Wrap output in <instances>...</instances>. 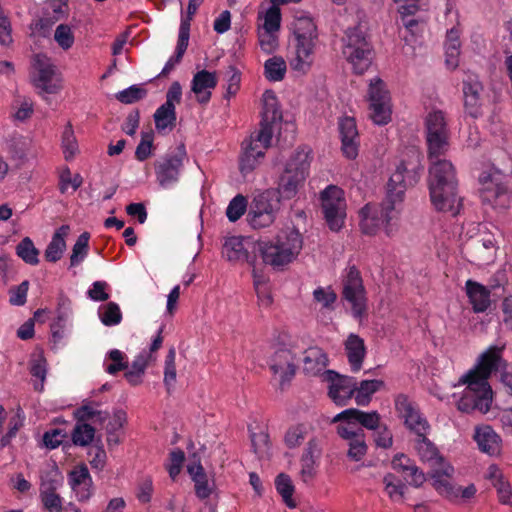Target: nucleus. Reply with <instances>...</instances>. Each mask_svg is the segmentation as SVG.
I'll use <instances>...</instances> for the list:
<instances>
[{
	"instance_id": "423d86ee",
	"label": "nucleus",
	"mask_w": 512,
	"mask_h": 512,
	"mask_svg": "<svg viewBox=\"0 0 512 512\" xmlns=\"http://www.w3.org/2000/svg\"><path fill=\"white\" fill-rule=\"evenodd\" d=\"M309 155L304 150L296 151L287 162L280 176L277 195L285 199L293 198L303 185L310 168Z\"/></svg>"
},
{
	"instance_id": "39448f33",
	"label": "nucleus",
	"mask_w": 512,
	"mask_h": 512,
	"mask_svg": "<svg viewBox=\"0 0 512 512\" xmlns=\"http://www.w3.org/2000/svg\"><path fill=\"white\" fill-rule=\"evenodd\" d=\"M294 35L296 39V55L291 60V68L306 73L312 63V54L317 39V28L312 18L300 16L294 22Z\"/></svg>"
},
{
	"instance_id": "c756f323",
	"label": "nucleus",
	"mask_w": 512,
	"mask_h": 512,
	"mask_svg": "<svg viewBox=\"0 0 512 512\" xmlns=\"http://www.w3.org/2000/svg\"><path fill=\"white\" fill-rule=\"evenodd\" d=\"M327 356L319 347H310L304 352L303 370L305 374L316 376L327 366Z\"/></svg>"
},
{
	"instance_id": "f8f14e48",
	"label": "nucleus",
	"mask_w": 512,
	"mask_h": 512,
	"mask_svg": "<svg viewBox=\"0 0 512 512\" xmlns=\"http://www.w3.org/2000/svg\"><path fill=\"white\" fill-rule=\"evenodd\" d=\"M321 205L325 221L332 231H339L346 216L343 191L337 186L330 185L321 192Z\"/></svg>"
},
{
	"instance_id": "9b49d317",
	"label": "nucleus",
	"mask_w": 512,
	"mask_h": 512,
	"mask_svg": "<svg viewBox=\"0 0 512 512\" xmlns=\"http://www.w3.org/2000/svg\"><path fill=\"white\" fill-rule=\"evenodd\" d=\"M503 363L505 362L501 357V349L491 346L479 356L475 367L461 378V382L472 386L486 387L489 385L488 379L492 372L501 370Z\"/></svg>"
},
{
	"instance_id": "2eb2a0df",
	"label": "nucleus",
	"mask_w": 512,
	"mask_h": 512,
	"mask_svg": "<svg viewBox=\"0 0 512 512\" xmlns=\"http://www.w3.org/2000/svg\"><path fill=\"white\" fill-rule=\"evenodd\" d=\"M33 82L36 88L47 94H55L60 88L56 68L51 59L44 54H36L32 60Z\"/></svg>"
},
{
	"instance_id": "c9c22d12",
	"label": "nucleus",
	"mask_w": 512,
	"mask_h": 512,
	"mask_svg": "<svg viewBox=\"0 0 512 512\" xmlns=\"http://www.w3.org/2000/svg\"><path fill=\"white\" fill-rule=\"evenodd\" d=\"M287 66L285 60L280 56H273L264 63V75L266 79L272 82H278L284 79Z\"/></svg>"
},
{
	"instance_id": "3c124183",
	"label": "nucleus",
	"mask_w": 512,
	"mask_h": 512,
	"mask_svg": "<svg viewBox=\"0 0 512 512\" xmlns=\"http://www.w3.org/2000/svg\"><path fill=\"white\" fill-rule=\"evenodd\" d=\"M404 425L410 431L414 432L416 436L422 433H427L430 429L427 419L420 413L419 408L411 414V417L404 420Z\"/></svg>"
},
{
	"instance_id": "de8ad7c7",
	"label": "nucleus",
	"mask_w": 512,
	"mask_h": 512,
	"mask_svg": "<svg viewBox=\"0 0 512 512\" xmlns=\"http://www.w3.org/2000/svg\"><path fill=\"white\" fill-rule=\"evenodd\" d=\"M154 141L153 131L142 132L140 143L136 147L135 158L143 162L152 155Z\"/></svg>"
},
{
	"instance_id": "c03bdc74",
	"label": "nucleus",
	"mask_w": 512,
	"mask_h": 512,
	"mask_svg": "<svg viewBox=\"0 0 512 512\" xmlns=\"http://www.w3.org/2000/svg\"><path fill=\"white\" fill-rule=\"evenodd\" d=\"M383 483L385 491L389 498L394 502H399L404 496L405 485L398 480L395 475L389 473L384 476Z\"/></svg>"
},
{
	"instance_id": "7c9ffc66",
	"label": "nucleus",
	"mask_w": 512,
	"mask_h": 512,
	"mask_svg": "<svg viewBox=\"0 0 512 512\" xmlns=\"http://www.w3.org/2000/svg\"><path fill=\"white\" fill-rule=\"evenodd\" d=\"M460 49V30L457 27H452L447 31L445 41V63L451 70L456 69L459 65Z\"/></svg>"
},
{
	"instance_id": "412c9836",
	"label": "nucleus",
	"mask_w": 512,
	"mask_h": 512,
	"mask_svg": "<svg viewBox=\"0 0 512 512\" xmlns=\"http://www.w3.org/2000/svg\"><path fill=\"white\" fill-rule=\"evenodd\" d=\"M500 283H494L491 284V287L488 288L485 285L472 280L468 279L465 282V292L466 296L468 297L469 303L472 306V310L474 313H484L486 312L491 304V292L492 290L500 287Z\"/></svg>"
},
{
	"instance_id": "69168bd1",
	"label": "nucleus",
	"mask_w": 512,
	"mask_h": 512,
	"mask_svg": "<svg viewBox=\"0 0 512 512\" xmlns=\"http://www.w3.org/2000/svg\"><path fill=\"white\" fill-rule=\"evenodd\" d=\"M315 301L322 304L324 308H331L337 299L336 293L331 288L318 287L313 292Z\"/></svg>"
},
{
	"instance_id": "052dcab7",
	"label": "nucleus",
	"mask_w": 512,
	"mask_h": 512,
	"mask_svg": "<svg viewBox=\"0 0 512 512\" xmlns=\"http://www.w3.org/2000/svg\"><path fill=\"white\" fill-rule=\"evenodd\" d=\"M54 39L64 50L70 49L74 44V35L71 28L66 24H60L57 26L54 33Z\"/></svg>"
},
{
	"instance_id": "f257e3e1",
	"label": "nucleus",
	"mask_w": 512,
	"mask_h": 512,
	"mask_svg": "<svg viewBox=\"0 0 512 512\" xmlns=\"http://www.w3.org/2000/svg\"><path fill=\"white\" fill-rule=\"evenodd\" d=\"M423 171L421 156L412 151L407 159H403L387 183V195L381 207L366 204L359 211V226L363 234L375 235L381 226L388 237L398 230V219L402 211L405 191L419 181Z\"/></svg>"
},
{
	"instance_id": "393cba45",
	"label": "nucleus",
	"mask_w": 512,
	"mask_h": 512,
	"mask_svg": "<svg viewBox=\"0 0 512 512\" xmlns=\"http://www.w3.org/2000/svg\"><path fill=\"white\" fill-rule=\"evenodd\" d=\"M344 348L351 371L359 372L366 357L364 340L359 335L350 333L344 342Z\"/></svg>"
},
{
	"instance_id": "774afa93",
	"label": "nucleus",
	"mask_w": 512,
	"mask_h": 512,
	"mask_svg": "<svg viewBox=\"0 0 512 512\" xmlns=\"http://www.w3.org/2000/svg\"><path fill=\"white\" fill-rule=\"evenodd\" d=\"M494 487L497 490L499 501L502 504L512 506V491L510 484L504 478H497L494 482Z\"/></svg>"
},
{
	"instance_id": "72a5a7b5",
	"label": "nucleus",
	"mask_w": 512,
	"mask_h": 512,
	"mask_svg": "<svg viewBox=\"0 0 512 512\" xmlns=\"http://www.w3.org/2000/svg\"><path fill=\"white\" fill-rule=\"evenodd\" d=\"M385 385L383 380H362L359 385L356 384L354 393L355 401L360 406H366L370 403L371 397Z\"/></svg>"
},
{
	"instance_id": "4c0bfd02",
	"label": "nucleus",
	"mask_w": 512,
	"mask_h": 512,
	"mask_svg": "<svg viewBox=\"0 0 512 512\" xmlns=\"http://www.w3.org/2000/svg\"><path fill=\"white\" fill-rule=\"evenodd\" d=\"M16 254L25 263L37 265L39 263V250L29 237L23 238L16 246Z\"/></svg>"
},
{
	"instance_id": "2f4dec72",
	"label": "nucleus",
	"mask_w": 512,
	"mask_h": 512,
	"mask_svg": "<svg viewBox=\"0 0 512 512\" xmlns=\"http://www.w3.org/2000/svg\"><path fill=\"white\" fill-rule=\"evenodd\" d=\"M187 470L194 482L196 496L201 500L209 498L214 490V482L209 483L203 466L200 463L196 466L190 465Z\"/></svg>"
},
{
	"instance_id": "603ef678",
	"label": "nucleus",
	"mask_w": 512,
	"mask_h": 512,
	"mask_svg": "<svg viewBox=\"0 0 512 512\" xmlns=\"http://www.w3.org/2000/svg\"><path fill=\"white\" fill-rule=\"evenodd\" d=\"M247 209V200L246 198L238 194L236 195L228 204L226 209V216L231 222H235L241 218V216L245 213Z\"/></svg>"
},
{
	"instance_id": "c85d7f7f",
	"label": "nucleus",
	"mask_w": 512,
	"mask_h": 512,
	"mask_svg": "<svg viewBox=\"0 0 512 512\" xmlns=\"http://www.w3.org/2000/svg\"><path fill=\"white\" fill-rule=\"evenodd\" d=\"M495 238L492 235H486L481 240H477L472 247V263L485 265L493 262L495 257Z\"/></svg>"
},
{
	"instance_id": "a878e982",
	"label": "nucleus",
	"mask_w": 512,
	"mask_h": 512,
	"mask_svg": "<svg viewBox=\"0 0 512 512\" xmlns=\"http://www.w3.org/2000/svg\"><path fill=\"white\" fill-rule=\"evenodd\" d=\"M453 468L448 466L442 470H435L432 474V486L442 496L454 500L459 498L460 487L454 486L450 481Z\"/></svg>"
},
{
	"instance_id": "aec40b11",
	"label": "nucleus",
	"mask_w": 512,
	"mask_h": 512,
	"mask_svg": "<svg viewBox=\"0 0 512 512\" xmlns=\"http://www.w3.org/2000/svg\"><path fill=\"white\" fill-rule=\"evenodd\" d=\"M338 129L343 155L347 159H355L360 147V136L355 119L349 116L341 118L338 122Z\"/></svg>"
},
{
	"instance_id": "5fc2aeb1",
	"label": "nucleus",
	"mask_w": 512,
	"mask_h": 512,
	"mask_svg": "<svg viewBox=\"0 0 512 512\" xmlns=\"http://www.w3.org/2000/svg\"><path fill=\"white\" fill-rule=\"evenodd\" d=\"M400 24L404 27L407 35H403V39L410 44L414 37L422 32L423 21L419 17L400 19Z\"/></svg>"
},
{
	"instance_id": "1a4fd4ad",
	"label": "nucleus",
	"mask_w": 512,
	"mask_h": 512,
	"mask_svg": "<svg viewBox=\"0 0 512 512\" xmlns=\"http://www.w3.org/2000/svg\"><path fill=\"white\" fill-rule=\"evenodd\" d=\"M280 209V199L275 190H265L254 196L247 214V221L254 229L270 226Z\"/></svg>"
},
{
	"instance_id": "79ce46f5",
	"label": "nucleus",
	"mask_w": 512,
	"mask_h": 512,
	"mask_svg": "<svg viewBox=\"0 0 512 512\" xmlns=\"http://www.w3.org/2000/svg\"><path fill=\"white\" fill-rule=\"evenodd\" d=\"M95 436V428L88 423H76L72 432V441L77 446L89 445Z\"/></svg>"
},
{
	"instance_id": "f03ea898",
	"label": "nucleus",
	"mask_w": 512,
	"mask_h": 512,
	"mask_svg": "<svg viewBox=\"0 0 512 512\" xmlns=\"http://www.w3.org/2000/svg\"><path fill=\"white\" fill-rule=\"evenodd\" d=\"M282 118L274 91L266 90L263 94V111L259 130L242 142V153L239 157V169L242 175L252 172L264 158L274 133V124Z\"/></svg>"
},
{
	"instance_id": "f704fd0d",
	"label": "nucleus",
	"mask_w": 512,
	"mask_h": 512,
	"mask_svg": "<svg viewBox=\"0 0 512 512\" xmlns=\"http://www.w3.org/2000/svg\"><path fill=\"white\" fill-rule=\"evenodd\" d=\"M155 127L158 132L172 131L176 126V108L162 104L154 113Z\"/></svg>"
},
{
	"instance_id": "0eeeda50",
	"label": "nucleus",
	"mask_w": 512,
	"mask_h": 512,
	"mask_svg": "<svg viewBox=\"0 0 512 512\" xmlns=\"http://www.w3.org/2000/svg\"><path fill=\"white\" fill-rule=\"evenodd\" d=\"M343 55L356 74H363L372 62V46L360 26L350 28L343 39Z\"/></svg>"
},
{
	"instance_id": "bb28decb",
	"label": "nucleus",
	"mask_w": 512,
	"mask_h": 512,
	"mask_svg": "<svg viewBox=\"0 0 512 512\" xmlns=\"http://www.w3.org/2000/svg\"><path fill=\"white\" fill-rule=\"evenodd\" d=\"M70 232L69 225L60 226L53 234L51 241L47 245L44 257L47 262L56 263L66 251V237Z\"/></svg>"
},
{
	"instance_id": "6ab92c4d",
	"label": "nucleus",
	"mask_w": 512,
	"mask_h": 512,
	"mask_svg": "<svg viewBox=\"0 0 512 512\" xmlns=\"http://www.w3.org/2000/svg\"><path fill=\"white\" fill-rule=\"evenodd\" d=\"M63 485V477L59 474L48 475L42 479L39 487L41 503L48 512H62L63 498L57 490Z\"/></svg>"
},
{
	"instance_id": "338daca9",
	"label": "nucleus",
	"mask_w": 512,
	"mask_h": 512,
	"mask_svg": "<svg viewBox=\"0 0 512 512\" xmlns=\"http://www.w3.org/2000/svg\"><path fill=\"white\" fill-rule=\"evenodd\" d=\"M56 22L57 21H54V19L50 16L43 14L39 20L31 25L32 32L41 37H48L50 35L52 26Z\"/></svg>"
},
{
	"instance_id": "5701e85b",
	"label": "nucleus",
	"mask_w": 512,
	"mask_h": 512,
	"mask_svg": "<svg viewBox=\"0 0 512 512\" xmlns=\"http://www.w3.org/2000/svg\"><path fill=\"white\" fill-rule=\"evenodd\" d=\"M380 414L377 411L364 412L356 408H349L338 413L332 420L333 423L348 421L360 424L368 430H376L380 427Z\"/></svg>"
},
{
	"instance_id": "473e14b6",
	"label": "nucleus",
	"mask_w": 512,
	"mask_h": 512,
	"mask_svg": "<svg viewBox=\"0 0 512 512\" xmlns=\"http://www.w3.org/2000/svg\"><path fill=\"white\" fill-rule=\"evenodd\" d=\"M415 449L420 459L424 462L438 464L443 461L437 447L426 437V433L416 436Z\"/></svg>"
},
{
	"instance_id": "58836bf2",
	"label": "nucleus",
	"mask_w": 512,
	"mask_h": 512,
	"mask_svg": "<svg viewBox=\"0 0 512 512\" xmlns=\"http://www.w3.org/2000/svg\"><path fill=\"white\" fill-rule=\"evenodd\" d=\"M90 234L83 232L77 238L70 256V267L78 266L87 257L89 252Z\"/></svg>"
},
{
	"instance_id": "4d7b16f0",
	"label": "nucleus",
	"mask_w": 512,
	"mask_h": 512,
	"mask_svg": "<svg viewBox=\"0 0 512 512\" xmlns=\"http://www.w3.org/2000/svg\"><path fill=\"white\" fill-rule=\"evenodd\" d=\"M307 428L303 424L293 426L288 429L285 434V444L289 448H295L299 446L306 438Z\"/></svg>"
},
{
	"instance_id": "0e129e2a",
	"label": "nucleus",
	"mask_w": 512,
	"mask_h": 512,
	"mask_svg": "<svg viewBox=\"0 0 512 512\" xmlns=\"http://www.w3.org/2000/svg\"><path fill=\"white\" fill-rule=\"evenodd\" d=\"M28 288H29V282L27 280L23 281L21 284H19L16 287H12L9 290L10 304L16 305V306L24 305L27 300Z\"/></svg>"
},
{
	"instance_id": "e433bc0d",
	"label": "nucleus",
	"mask_w": 512,
	"mask_h": 512,
	"mask_svg": "<svg viewBox=\"0 0 512 512\" xmlns=\"http://www.w3.org/2000/svg\"><path fill=\"white\" fill-rule=\"evenodd\" d=\"M92 404L98 405L97 403L91 402L83 404L75 410L74 417L76 418L77 423H87L89 420H93L94 423L99 422L100 424L105 422L109 414L95 409Z\"/></svg>"
},
{
	"instance_id": "4be33fe9",
	"label": "nucleus",
	"mask_w": 512,
	"mask_h": 512,
	"mask_svg": "<svg viewBox=\"0 0 512 512\" xmlns=\"http://www.w3.org/2000/svg\"><path fill=\"white\" fill-rule=\"evenodd\" d=\"M217 84L216 73L204 69L194 74L191 81V91L196 95L198 103L207 104L212 96L211 91Z\"/></svg>"
},
{
	"instance_id": "a19ab883",
	"label": "nucleus",
	"mask_w": 512,
	"mask_h": 512,
	"mask_svg": "<svg viewBox=\"0 0 512 512\" xmlns=\"http://www.w3.org/2000/svg\"><path fill=\"white\" fill-rule=\"evenodd\" d=\"M275 487L286 505L290 508H294L296 506L295 502L292 500L294 486L290 477L284 473L279 474L275 479Z\"/></svg>"
},
{
	"instance_id": "dca6fc26",
	"label": "nucleus",
	"mask_w": 512,
	"mask_h": 512,
	"mask_svg": "<svg viewBox=\"0 0 512 512\" xmlns=\"http://www.w3.org/2000/svg\"><path fill=\"white\" fill-rule=\"evenodd\" d=\"M323 381L328 383V396L337 406H345L354 396L356 379L352 376L340 375L334 370H325Z\"/></svg>"
},
{
	"instance_id": "a211bd4d",
	"label": "nucleus",
	"mask_w": 512,
	"mask_h": 512,
	"mask_svg": "<svg viewBox=\"0 0 512 512\" xmlns=\"http://www.w3.org/2000/svg\"><path fill=\"white\" fill-rule=\"evenodd\" d=\"M492 402V388L490 385L486 387H478L468 385L457 403L458 410L470 413L473 411H479L481 413H487L490 409Z\"/></svg>"
},
{
	"instance_id": "7ed1b4c3",
	"label": "nucleus",
	"mask_w": 512,
	"mask_h": 512,
	"mask_svg": "<svg viewBox=\"0 0 512 512\" xmlns=\"http://www.w3.org/2000/svg\"><path fill=\"white\" fill-rule=\"evenodd\" d=\"M429 168L430 198L436 210L450 212L456 216L460 212L461 199L458 197V180L453 164L447 160L433 158Z\"/></svg>"
},
{
	"instance_id": "bf43d9fd",
	"label": "nucleus",
	"mask_w": 512,
	"mask_h": 512,
	"mask_svg": "<svg viewBox=\"0 0 512 512\" xmlns=\"http://www.w3.org/2000/svg\"><path fill=\"white\" fill-rule=\"evenodd\" d=\"M68 481L71 487L92 484V478L87 466L80 465L71 470L68 474Z\"/></svg>"
},
{
	"instance_id": "13d9d810",
	"label": "nucleus",
	"mask_w": 512,
	"mask_h": 512,
	"mask_svg": "<svg viewBox=\"0 0 512 512\" xmlns=\"http://www.w3.org/2000/svg\"><path fill=\"white\" fill-rule=\"evenodd\" d=\"M83 183V178L80 174L72 176L70 169L65 168L60 174L59 190L62 194L66 193L69 186L73 191H76Z\"/></svg>"
},
{
	"instance_id": "680f3d73",
	"label": "nucleus",
	"mask_w": 512,
	"mask_h": 512,
	"mask_svg": "<svg viewBox=\"0 0 512 512\" xmlns=\"http://www.w3.org/2000/svg\"><path fill=\"white\" fill-rule=\"evenodd\" d=\"M281 22V12L279 7L272 5L264 17L263 32L273 33L279 30Z\"/></svg>"
},
{
	"instance_id": "ea45409f",
	"label": "nucleus",
	"mask_w": 512,
	"mask_h": 512,
	"mask_svg": "<svg viewBox=\"0 0 512 512\" xmlns=\"http://www.w3.org/2000/svg\"><path fill=\"white\" fill-rule=\"evenodd\" d=\"M395 3L400 4L398 13L400 19L414 18L419 11L428 9V0H393Z\"/></svg>"
},
{
	"instance_id": "09e8293b",
	"label": "nucleus",
	"mask_w": 512,
	"mask_h": 512,
	"mask_svg": "<svg viewBox=\"0 0 512 512\" xmlns=\"http://www.w3.org/2000/svg\"><path fill=\"white\" fill-rule=\"evenodd\" d=\"M99 317L105 326H114L121 322L122 313L117 303L109 302L103 311H99Z\"/></svg>"
},
{
	"instance_id": "a18cd8bd",
	"label": "nucleus",
	"mask_w": 512,
	"mask_h": 512,
	"mask_svg": "<svg viewBox=\"0 0 512 512\" xmlns=\"http://www.w3.org/2000/svg\"><path fill=\"white\" fill-rule=\"evenodd\" d=\"M146 95V89L138 85H132L122 91L117 92L115 98L123 104H133L145 98Z\"/></svg>"
},
{
	"instance_id": "8fccbe9b",
	"label": "nucleus",
	"mask_w": 512,
	"mask_h": 512,
	"mask_svg": "<svg viewBox=\"0 0 512 512\" xmlns=\"http://www.w3.org/2000/svg\"><path fill=\"white\" fill-rule=\"evenodd\" d=\"M176 351L174 347H171L165 357V367H164V384L168 391L173 386L176 381Z\"/></svg>"
},
{
	"instance_id": "9d476101",
	"label": "nucleus",
	"mask_w": 512,
	"mask_h": 512,
	"mask_svg": "<svg viewBox=\"0 0 512 512\" xmlns=\"http://www.w3.org/2000/svg\"><path fill=\"white\" fill-rule=\"evenodd\" d=\"M342 298L351 306V313L354 319L361 322L367 316L366 290L360 271L351 266L343 279Z\"/></svg>"
},
{
	"instance_id": "20e7f679",
	"label": "nucleus",
	"mask_w": 512,
	"mask_h": 512,
	"mask_svg": "<svg viewBox=\"0 0 512 512\" xmlns=\"http://www.w3.org/2000/svg\"><path fill=\"white\" fill-rule=\"evenodd\" d=\"M302 236L296 229L281 231L274 240L259 241L258 251L265 264L280 269L291 263L302 249Z\"/></svg>"
},
{
	"instance_id": "f3484780",
	"label": "nucleus",
	"mask_w": 512,
	"mask_h": 512,
	"mask_svg": "<svg viewBox=\"0 0 512 512\" xmlns=\"http://www.w3.org/2000/svg\"><path fill=\"white\" fill-rule=\"evenodd\" d=\"M185 156V147L182 145L176 153L167 154L155 163L156 178L162 188L169 189L178 182Z\"/></svg>"
},
{
	"instance_id": "6e6552de",
	"label": "nucleus",
	"mask_w": 512,
	"mask_h": 512,
	"mask_svg": "<svg viewBox=\"0 0 512 512\" xmlns=\"http://www.w3.org/2000/svg\"><path fill=\"white\" fill-rule=\"evenodd\" d=\"M426 143L428 158H440L444 156L450 146V131L445 113L441 110H433L425 118Z\"/></svg>"
},
{
	"instance_id": "37998d69",
	"label": "nucleus",
	"mask_w": 512,
	"mask_h": 512,
	"mask_svg": "<svg viewBox=\"0 0 512 512\" xmlns=\"http://www.w3.org/2000/svg\"><path fill=\"white\" fill-rule=\"evenodd\" d=\"M107 359L110 360L111 363L106 365L105 371L110 375H115L129 368L125 353L118 349L110 350L107 354Z\"/></svg>"
},
{
	"instance_id": "ddd939ff",
	"label": "nucleus",
	"mask_w": 512,
	"mask_h": 512,
	"mask_svg": "<svg viewBox=\"0 0 512 512\" xmlns=\"http://www.w3.org/2000/svg\"><path fill=\"white\" fill-rule=\"evenodd\" d=\"M268 366L273 375L272 381L277 382L283 391L296 375V355L288 348H279L271 355Z\"/></svg>"
},
{
	"instance_id": "49530a36",
	"label": "nucleus",
	"mask_w": 512,
	"mask_h": 512,
	"mask_svg": "<svg viewBox=\"0 0 512 512\" xmlns=\"http://www.w3.org/2000/svg\"><path fill=\"white\" fill-rule=\"evenodd\" d=\"M68 12V0H47L43 13L53 18L54 21H59L66 18Z\"/></svg>"
},
{
	"instance_id": "e2e57ef3",
	"label": "nucleus",
	"mask_w": 512,
	"mask_h": 512,
	"mask_svg": "<svg viewBox=\"0 0 512 512\" xmlns=\"http://www.w3.org/2000/svg\"><path fill=\"white\" fill-rule=\"evenodd\" d=\"M62 147L64 149L65 158L69 159L77 151V142L74 136L72 125L68 123L62 133Z\"/></svg>"
},
{
	"instance_id": "b1692460",
	"label": "nucleus",
	"mask_w": 512,
	"mask_h": 512,
	"mask_svg": "<svg viewBox=\"0 0 512 512\" xmlns=\"http://www.w3.org/2000/svg\"><path fill=\"white\" fill-rule=\"evenodd\" d=\"M474 440L481 452L496 456L501 451V437L489 425L476 427Z\"/></svg>"
},
{
	"instance_id": "4468645a",
	"label": "nucleus",
	"mask_w": 512,
	"mask_h": 512,
	"mask_svg": "<svg viewBox=\"0 0 512 512\" xmlns=\"http://www.w3.org/2000/svg\"><path fill=\"white\" fill-rule=\"evenodd\" d=\"M368 97L372 121L377 125L387 124L391 120L390 96L382 79L371 80Z\"/></svg>"
},
{
	"instance_id": "cd10ccee",
	"label": "nucleus",
	"mask_w": 512,
	"mask_h": 512,
	"mask_svg": "<svg viewBox=\"0 0 512 512\" xmlns=\"http://www.w3.org/2000/svg\"><path fill=\"white\" fill-rule=\"evenodd\" d=\"M244 238L241 236H232L226 239L222 254L230 262L254 263L255 257L251 256L243 244Z\"/></svg>"
},
{
	"instance_id": "864d4df0",
	"label": "nucleus",
	"mask_w": 512,
	"mask_h": 512,
	"mask_svg": "<svg viewBox=\"0 0 512 512\" xmlns=\"http://www.w3.org/2000/svg\"><path fill=\"white\" fill-rule=\"evenodd\" d=\"M394 404L398 416L403 420L411 417V414L418 409L417 404L411 401L405 394H398L395 397Z\"/></svg>"
},
{
	"instance_id": "6e6d98bb",
	"label": "nucleus",
	"mask_w": 512,
	"mask_h": 512,
	"mask_svg": "<svg viewBox=\"0 0 512 512\" xmlns=\"http://www.w3.org/2000/svg\"><path fill=\"white\" fill-rule=\"evenodd\" d=\"M348 457L354 461H360L367 453V445L365 442V434H359L356 438L348 442Z\"/></svg>"
}]
</instances>
